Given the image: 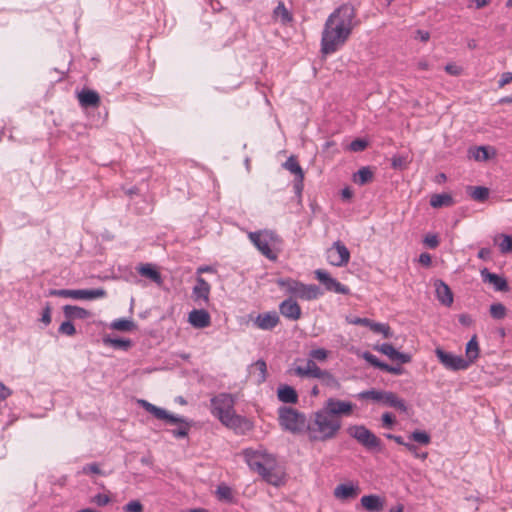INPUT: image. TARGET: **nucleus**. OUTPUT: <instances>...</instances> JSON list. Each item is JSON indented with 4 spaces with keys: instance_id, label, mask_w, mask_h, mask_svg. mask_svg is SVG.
<instances>
[{
    "instance_id": "obj_45",
    "label": "nucleus",
    "mask_w": 512,
    "mask_h": 512,
    "mask_svg": "<svg viewBox=\"0 0 512 512\" xmlns=\"http://www.w3.org/2000/svg\"><path fill=\"white\" fill-rule=\"evenodd\" d=\"M253 367L256 370H258V372H259L258 382H260V383L264 382L266 380V375H267L266 362L262 359H259L253 364Z\"/></svg>"
},
{
    "instance_id": "obj_18",
    "label": "nucleus",
    "mask_w": 512,
    "mask_h": 512,
    "mask_svg": "<svg viewBox=\"0 0 512 512\" xmlns=\"http://www.w3.org/2000/svg\"><path fill=\"white\" fill-rule=\"evenodd\" d=\"M323 295L322 290L319 286L315 284H304L302 282H298V287L296 290L295 297L300 298L302 300H315Z\"/></svg>"
},
{
    "instance_id": "obj_4",
    "label": "nucleus",
    "mask_w": 512,
    "mask_h": 512,
    "mask_svg": "<svg viewBox=\"0 0 512 512\" xmlns=\"http://www.w3.org/2000/svg\"><path fill=\"white\" fill-rule=\"evenodd\" d=\"M342 427V421L330 417L322 408L312 413L308 421V437L312 442L334 439Z\"/></svg>"
},
{
    "instance_id": "obj_62",
    "label": "nucleus",
    "mask_w": 512,
    "mask_h": 512,
    "mask_svg": "<svg viewBox=\"0 0 512 512\" xmlns=\"http://www.w3.org/2000/svg\"><path fill=\"white\" fill-rule=\"evenodd\" d=\"M382 370L394 375H401L403 373V368L401 366H391L386 363Z\"/></svg>"
},
{
    "instance_id": "obj_27",
    "label": "nucleus",
    "mask_w": 512,
    "mask_h": 512,
    "mask_svg": "<svg viewBox=\"0 0 512 512\" xmlns=\"http://www.w3.org/2000/svg\"><path fill=\"white\" fill-rule=\"evenodd\" d=\"M359 493V487L352 484H340L334 490L336 498L347 500L355 498Z\"/></svg>"
},
{
    "instance_id": "obj_59",
    "label": "nucleus",
    "mask_w": 512,
    "mask_h": 512,
    "mask_svg": "<svg viewBox=\"0 0 512 512\" xmlns=\"http://www.w3.org/2000/svg\"><path fill=\"white\" fill-rule=\"evenodd\" d=\"M405 448L409 452H411L414 455V457H416V458H421V459H426L427 458L428 454L426 452L419 453L418 452V447L416 445L412 444V443L405 444Z\"/></svg>"
},
{
    "instance_id": "obj_44",
    "label": "nucleus",
    "mask_w": 512,
    "mask_h": 512,
    "mask_svg": "<svg viewBox=\"0 0 512 512\" xmlns=\"http://www.w3.org/2000/svg\"><path fill=\"white\" fill-rule=\"evenodd\" d=\"M274 14L278 17H281L283 23H288L292 20V16L285 7L283 2H279L276 8L274 9Z\"/></svg>"
},
{
    "instance_id": "obj_5",
    "label": "nucleus",
    "mask_w": 512,
    "mask_h": 512,
    "mask_svg": "<svg viewBox=\"0 0 512 512\" xmlns=\"http://www.w3.org/2000/svg\"><path fill=\"white\" fill-rule=\"evenodd\" d=\"M139 404L155 418L163 420L168 424L178 425L176 429L170 431L175 438H185L188 436L189 430L192 426V421L181 416L171 414L167 410L157 407L146 400H139Z\"/></svg>"
},
{
    "instance_id": "obj_26",
    "label": "nucleus",
    "mask_w": 512,
    "mask_h": 512,
    "mask_svg": "<svg viewBox=\"0 0 512 512\" xmlns=\"http://www.w3.org/2000/svg\"><path fill=\"white\" fill-rule=\"evenodd\" d=\"M63 313L65 317L69 320L87 319L91 317L90 311L76 305H65L63 307Z\"/></svg>"
},
{
    "instance_id": "obj_36",
    "label": "nucleus",
    "mask_w": 512,
    "mask_h": 512,
    "mask_svg": "<svg viewBox=\"0 0 512 512\" xmlns=\"http://www.w3.org/2000/svg\"><path fill=\"white\" fill-rule=\"evenodd\" d=\"M298 282L299 281L291 279V278H280L277 280L278 286L281 288H284L287 291V293H289L293 296L296 295Z\"/></svg>"
},
{
    "instance_id": "obj_63",
    "label": "nucleus",
    "mask_w": 512,
    "mask_h": 512,
    "mask_svg": "<svg viewBox=\"0 0 512 512\" xmlns=\"http://www.w3.org/2000/svg\"><path fill=\"white\" fill-rule=\"evenodd\" d=\"M445 71L450 75L458 76L461 74L462 69L459 66L450 63L445 66Z\"/></svg>"
},
{
    "instance_id": "obj_1",
    "label": "nucleus",
    "mask_w": 512,
    "mask_h": 512,
    "mask_svg": "<svg viewBox=\"0 0 512 512\" xmlns=\"http://www.w3.org/2000/svg\"><path fill=\"white\" fill-rule=\"evenodd\" d=\"M355 17V8L350 3L342 4L328 16L321 36L320 51L323 55L334 54L344 46L354 28Z\"/></svg>"
},
{
    "instance_id": "obj_24",
    "label": "nucleus",
    "mask_w": 512,
    "mask_h": 512,
    "mask_svg": "<svg viewBox=\"0 0 512 512\" xmlns=\"http://www.w3.org/2000/svg\"><path fill=\"white\" fill-rule=\"evenodd\" d=\"M361 506L368 512H381L384 508V501L378 495H365L360 500Z\"/></svg>"
},
{
    "instance_id": "obj_22",
    "label": "nucleus",
    "mask_w": 512,
    "mask_h": 512,
    "mask_svg": "<svg viewBox=\"0 0 512 512\" xmlns=\"http://www.w3.org/2000/svg\"><path fill=\"white\" fill-rule=\"evenodd\" d=\"M434 286L438 301L444 306H451L453 303V293L450 287L440 279L434 282Z\"/></svg>"
},
{
    "instance_id": "obj_54",
    "label": "nucleus",
    "mask_w": 512,
    "mask_h": 512,
    "mask_svg": "<svg viewBox=\"0 0 512 512\" xmlns=\"http://www.w3.org/2000/svg\"><path fill=\"white\" fill-rule=\"evenodd\" d=\"M82 474H101L102 471L97 463H90L83 466L81 472Z\"/></svg>"
},
{
    "instance_id": "obj_53",
    "label": "nucleus",
    "mask_w": 512,
    "mask_h": 512,
    "mask_svg": "<svg viewBox=\"0 0 512 512\" xmlns=\"http://www.w3.org/2000/svg\"><path fill=\"white\" fill-rule=\"evenodd\" d=\"M346 321L349 324L360 325V326H365V327H369L371 324V320L369 318H361V317L347 316Z\"/></svg>"
},
{
    "instance_id": "obj_30",
    "label": "nucleus",
    "mask_w": 512,
    "mask_h": 512,
    "mask_svg": "<svg viewBox=\"0 0 512 512\" xmlns=\"http://www.w3.org/2000/svg\"><path fill=\"white\" fill-rule=\"evenodd\" d=\"M453 204L454 199L448 193L433 194L430 198V205L433 208L450 207Z\"/></svg>"
},
{
    "instance_id": "obj_58",
    "label": "nucleus",
    "mask_w": 512,
    "mask_h": 512,
    "mask_svg": "<svg viewBox=\"0 0 512 512\" xmlns=\"http://www.w3.org/2000/svg\"><path fill=\"white\" fill-rule=\"evenodd\" d=\"M424 243L431 249L436 248L439 245V240L437 235L435 234H428L424 238Z\"/></svg>"
},
{
    "instance_id": "obj_56",
    "label": "nucleus",
    "mask_w": 512,
    "mask_h": 512,
    "mask_svg": "<svg viewBox=\"0 0 512 512\" xmlns=\"http://www.w3.org/2000/svg\"><path fill=\"white\" fill-rule=\"evenodd\" d=\"M381 420L382 426L389 429L392 428V426L396 423L395 417L389 412H385L382 415Z\"/></svg>"
},
{
    "instance_id": "obj_13",
    "label": "nucleus",
    "mask_w": 512,
    "mask_h": 512,
    "mask_svg": "<svg viewBox=\"0 0 512 512\" xmlns=\"http://www.w3.org/2000/svg\"><path fill=\"white\" fill-rule=\"evenodd\" d=\"M314 273L316 279L319 280L324 285L327 291H332L343 295H347L350 293V290L347 286L341 284L335 278L331 277L328 272L318 269Z\"/></svg>"
},
{
    "instance_id": "obj_8",
    "label": "nucleus",
    "mask_w": 512,
    "mask_h": 512,
    "mask_svg": "<svg viewBox=\"0 0 512 512\" xmlns=\"http://www.w3.org/2000/svg\"><path fill=\"white\" fill-rule=\"evenodd\" d=\"M348 434L369 451H381V440L364 425H352Z\"/></svg>"
},
{
    "instance_id": "obj_49",
    "label": "nucleus",
    "mask_w": 512,
    "mask_h": 512,
    "mask_svg": "<svg viewBox=\"0 0 512 512\" xmlns=\"http://www.w3.org/2000/svg\"><path fill=\"white\" fill-rule=\"evenodd\" d=\"M363 358L373 367L378 368L380 370L384 367V362L380 361L375 355L370 352H365L363 354Z\"/></svg>"
},
{
    "instance_id": "obj_34",
    "label": "nucleus",
    "mask_w": 512,
    "mask_h": 512,
    "mask_svg": "<svg viewBox=\"0 0 512 512\" xmlns=\"http://www.w3.org/2000/svg\"><path fill=\"white\" fill-rule=\"evenodd\" d=\"M321 383L332 389H339L340 383L339 381L327 370H322L319 374L318 378Z\"/></svg>"
},
{
    "instance_id": "obj_10",
    "label": "nucleus",
    "mask_w": 512,
    "mask_h": 512,
    "mask_svg": "<svg viewBox=\"0 0 512 512\" xmlns=\"http://www.w3.org/2000/svg\"><path fill=\"white\" fill-rule=\"evenodd\" d=\"M355 405L350 401L336 398H328L322 409L332 418L341 420L342 417L350 416L353 413Z\"/></svg>"
},
{
    "instance_id": "obj_40",
    "label": "nucleus",
    "mask_w": 512,
    "mask_h": 512,
    "mask_svg": "<svg viewBox=\"0 0 512 512\" xmlns=\"http://www.w3.org/2000/svg\"><path fill=\"white\" fill-rule=\"evenodd\" d=\"M216 495H217L219 500H223V501H226V502H232L233 501L232 489L229 486L225 485V484H221V485H219L217 487Z\"/></svg>"
},
{
    "instance_id": "obj_29",
    "label": "nucleus",
    "mask_w": 512,
    "mask_h": 512,
    "mask_svg": "<svg viewBox=\"0 0 512 512\" xmlns=\"http://www.w3.org/2000/svg\"><path fill=\"white\" fill-rule=\"evenodd\" d=\"M138 273L150 279L154 283L160 285L162 283V276L159 271H157L151 264H142L137 267Z\"/></svg>"
},
{
    "instance_id": "obj_48",
    "label": "nucleus",
    "mask_w": 512,
    "mask_h": 512,
    "mask_svg": "<svg viewBox=\"0 0 512 512\" xmlns=\"http://www.w3.org/2000/svg\"><path fill=\"white\" fill-rule=\"evenodd\" d=\"M502 241L499 243V248L502 253L512 252V236L502 234Z\"/></svg>"
},
{
    "instance_id": "obj_16",
    "label": "nucleus",
    "mask_w": 512,
    "mask_h": 512,
    "mask_svg": "<svg viewBox=\"0 0 512 512\" xmlns=\"http://www.w3.org/2000/svg\"><path fill=\"white\" fill-rule=\"evenodd\" d=\"M483 282L493 285L496 291L507 292L509 285L507 280L498 274L490 272L487 268L480 271Z\"/></svg>"
},
{
    "instance_id": "obj_33",
    "label": "nucleus",
    "mask_w": 512,
    "mask_h": 512,
    "mask_svg": "<svg viewBox=\"0 0 512 512\" xmlns=\"http://www.w3.org/2000/svg\"><path fill=\"white\" fill-rule=\"evenodd\" d=\"M284 168L294 174L295 178H304V172L294 156H290L283 164Z\"/></svg>"
},
{
    "instance_id": "obj_21",
    "label": "nucleus",
    "mask_w": 512,
    "mask_h": 512,
    "mask_svg": "<svg viewBox=\"0 0 512 512\" xmlns=\"http://www.w3.org/2000/svg\"><path fill=\"white\" fill-rule=\"evenodd\" d=\"M376 349L382 354L388 356L391 360L399 361L401 364L409 363L411 361V356L409 354L397 351L390 343H383L380 346H377Z\"/></svg>"
},
{
    "instance_id": "obj_3",
    "label": "nucleus",
    "mask_w": 512,
    "mask_h": 512,
    "mask_svg": "<svg viewBox=\"0 0 512 512\" xmlns=\"http://www.w3.org/2000/svg\"><path fill=\"white\" fill-rule=\"evenodd\" d=\"M245 460L249 468L258 473L267 483L279 486L283 483V475L277 467L273 455L262 451L246 450Z\"/></svg>"
},
{
    "instance_id": "obj_2",
    "label": "nucleus",
    "mask_w": 512,
    "mask_h": 512,
    "mask_svg": "<svg viewBox=\"0 0 512 512\" xmlns=\"http://www.w3.org/2000/svg\"><path fill=\"white\" fill-rule=\"evenodd\" d=\"M235 400L229 393H220L210 400L211 413L226 427L237 432H245L251 429L248 419L235 413Z\"/></svg>"
},
{
    "instance_id": "obj_46",
    "label": "nucleus",
    "mask_w": 512,
    "mask_h": 512,
    "mask_svg": "<svg viewBox=\"0 0 512 512\" xmlns=\"http://www.w3.org/2000/svg\"><path fill=\"white\" fill-rule=\"evenodd\" d=\"M472 156L477 161H486L489 159V151L485 146L476 147L472 151Z\"/></svg>"
},
{
    "instance_id": "obj_12",
    "label": "nucleus",
    "mask_w": 512,
    "mask_h": 512,
    "mask_svg": "<svg viewBox=\"0 0 512 512\" xmlns=\"http://www.w3.org/2000/svg\"><path fill=\"white\" fill-rule=\"evenodd\" d=\"M327 258L333 266L342 267L349 262L350 252L341 241H336L333 243L332 247L327 250Z\"/></svg>"
},
{
    "instance_id": "obj_7",
    "label": "nucleus",
    "mask_w": 512,
    "mask_h": 512,
    "mask_svg": "<svg viewBox=\"0 0 512 512\" xmlns=\"http://www.w3.org/2000/svg\"><path fill=\"white\" fill-rule=\"evenodd\" d=\"M248 237L265 257L276 260L277 254L272 250V247L279 245L281 239L275 232L271 230L250 232Z\"/></svg>"
},
{
    "instance_id": "obj_57",
    "label": "nucleus",
    "mask_w": 512,
    "mask_h": 512,
    "mask_svg": "<svg viewBox=\"0 0 512 512\" xmlns=\"http://www.w3.org/2000/svg\"><path fill=\"white\" fill-rule=\"evenodd\" d=\"M407 160L403 156H395L392 158V167L395 169H404L406 168Z\"/></svg>"
},
{
    "instance_id": "obj_38",
    "label": "nucleus",
    "mask_w": 512,
    "mask_h": 512,
    "mask_svg": "<svg viewBox=\"0 0 512 512\" xmlns=\"http://www.w3.org/2000/svg\"><path fill=\"white\" fill-rule=\"evenodd\" d=\"M111 328L118 331H131L135 328V323L128 319H117L111 323Z\"/></svg>"
},
{
    "instance_id": "obj_14",
    "label": "nucleus",
    "mask_w": 512,
    "mask_h": 512,
    "mask_svg": "<svg viewBox=\"0 0 512 512\" xmlns=\"http://www.w3.org/2000/svg\"><path fill=\"white\" fill-rule=\"evenodd\" d=\"M211 286L210 284L202 277H197L196 284L192 289V298L198 304L202 305L209 303V295H210Z\"/></svg>"
},
{
    "instance_id": "obj_60",
    "label": "nucleus",
    "mask_w": 512,
    "mask_h": 512,
    "mask_svg": "<svg viewBox=\"0 0 512 512\" xmlns=\"http://www.w3.org/2000/svg\"><path fill=\"white\" fill-rule=\"evenodd\" d=\"M41 322L45 325H49L51 323V307L49 304H47L43 309Z\"/></svg>"
},
{
    "instance_id": "obj_37",
    "label": "nucleus",
    "mask_w": 512,
    "mask_h": 512,
    "mask_svg": "<svg viewBox=\"0 0 512 512\" xmlns=\"http://www.w3.org/2000/svg\"><path fill=\"white\" fill-rule=\"evenodd\" d=\"M383 394H384V391H382V390L370 389V390L360 392L358 394V398L373 400L376 402H382Z\"/></svg>"
},
{
    "instance_id": "obj_9",
    "label": "nucleus",
    "mask_w": 512,
    "mask_h": 512,
    "mask_svg": "<svg viewBox=\"0 0 512 512\" xmlns=\"http://www.w3.org/2000/svg\"><path fill=\"white\" fill-rule=\"evenodd\" d=\"M49 296H58L64 298H72L75 300H93L103 298L106 291L102 288L99 289H51L48 292Z\"/></svg>"
},
{
    "instance_id": "obj_39",
    "label": "nucleus",
    "mask_w": 512,
    "mask_h": 512,
    "mask_svg": "<svg viewBox=\"0 0 512 512\" xmlns=\"http://www.w3.org/2000/svg\"><path fill=\"white\" fill-rule=\"evenodd\" d=\"M490 315L496 320L505 318L507 309L502 303H493L489 309Z\"/></svg>"
},
{
    "instance_id": "obj_25",
    "label": "nucleus",
    "mask_w": 512,
    "mask_h": 512,
    "mask_svg": "<svg viewBox=\"0 0 512 512\" xmlns=\"http://www.w3.org/2000/svg\"><path fill=\"white\" fill-rule=\"evenodd\" d=\"M382 403L401 412L407 411V405L405 401L391 391H384Z\"/></svg>"
},
{
    "instance_id": "obj_17",
    "label": "nucleus",
    "mask_w": 512,
    "mask_h": 512,
    "mask_svg": "<svg viewBox=\"0 0 512 512\" xmlns=\"http://www.w3.org/2000/svg\"><path fill=\"white\" fill-rule=\"evenodd\" d=\"M279 322L280 318L276 311L261 313L254 320V324L259 329L266 331L274 329Z\"/></svg>"
},
{
    "instance_id": "obj_31",
    "label": "nucleus",
    "mask_w": 512,
    "mask_h": 512,
    "mask_svg": "<svg viewBox=\"0 0 512 512\" xmlns=\"http://www.w3.org/2000/svg\"><path fill=\"white\" fill-rule=\"evenodd\" d=\"M479 344L477 341L476 335H474L467 343L466 345V358L465 360L469 362V367L472 363L476 361V359L479 357Z\"/></svg>"
},
{
    "instance_id": "obj_32",
    "label": "nucleus",
    "mask_w": 512,
    "mask_h": 512,
    "mask_svg": "<svg viewBox=\"0 0 512 512\" xmlns=\"http://www.w3.org/2000/svg\"><path fill=\"white\" fill-rule=\"evenodd\" d=\"M373 179V172L369 167L360 168L354 175V182L358 185H365Z\"/></svg>"
},
{
    "instance_id": "obj_11",
    "label": "nucleus",
    "mask_w": 512,
    "mask_h": 512,
    "mask_svg": "<svg viewBox=\"0 0 512 512\" xmlns=\"http://www.w3.org/2000/svg\"><path fill=\"white\" fill-rule=\"evenodd\" d=\"M435 354L439 362L448 370L460 371L469 368V362L463 356L454 355L453 353L446 352L442 348L437 347Z\"/></svg>"
},
{
    "instance_id": "obj_42",
    "label": "nucleus",
    "mask_w": 512,
    "mask_h": 512,
    "mask_svg": "<svg viewBox=\"0 0 512 512\" xmlns=\"http://www.w3.org/2000/svg\"><path fill=\"white\" fill-rule=\"evenodd\" d=\"M369 328L374 333H381L384 336V338L389 339V338L392 337L391 329L386 324L377 323V322H374V321L371 320V324H370Z\"/></svg>"
},
{
    "instance_id": "obj_6",
    "label": "nucleus",
    "mask_w": 512,
    "mask_h": 512,
    "mask_svg": "<svg viewBox=\"0 0 512 512\" xmlns=\"http://www.w3.org/2000/svg\"><path fill=\"white\" fill-rule=\"evenodd\" d=\"M279 424L283 430L292 434H302L308 431V421L305 414L292 407H280L278 410Z\"/></svg>"
},
{
    "instance_id": "obj_28",
    "label": "nucleus",
    "mask_w": 512,
    "mask_h": 512,
    "mask_svg": "<svg viewBox=\"0 0 512 512\" xmlns=\"http://www.w3.org/2000/svg\"><path fill=\"white\" fill-rule=\"evenodd\" d=\"M278 399L283 403L295 404L298 401L296 390L288 385H283L278 388Z\"/></svg>"
},
{
    "instance_id": "obj_55",
    "label": "nucleus",
    "mask_w": 512,
    "mask_h": 512,
    "mask_svg": "<svg viewBox=\"0 0 512 512\" xmlns=\"http://www.w3.org/2000/svg\"><path fill=\"white\" fill-rule=\"evenodd\" d=\"M91 502L96 504L97 506H105L107 505L109 502H110V498L108 495L106 494H101V493H98L97 495H95L92 499H91Z\"/></svg>"
},
{
    "instance_id": "obj_20",
    "label": "nucleus",
    "mask_w": 512,
    "mask_h": 512,
    "mask_svg": "<svg viewBox=\"0 0 512 512\" xmlns=\"http://www.w3.org/2000/svg\"><path fill=\"white\" fill-rule=\"evenodd\" d=\"M188 321L194 328L201 329L211 324V317L205 309H193L188 315Z\"/></svg>"
},
{
    "instance_id": "obj_64",
    "label": "nucleus",
    "mask_w": 512,
    "mask_h": 512,
    "mask_svg": "<svg viewBox=\"0 0 512 512\" xmlns=\"http://www.w3.org/2000/svg\"><path fill=\"white\" fill-rule=\"evenodd\" d=\"M303 180L304 178H295L293 188L298 197H301L302 191H303Z\"/></svg>"
},
{
    "instance_id": "obj_23",
    "label": "nucleus",
    "mask_w": 512,
    "mask_h": 512,
    "mask_svg": "<svg viewBox=\"0 0 512 512\" xmlns=\"http://www.w3.org/2000/svg\"><path fill=\"white\" fill-rule=\"evenodd\" d=\"M321 371L322 369L312 359H308L305 366H296L293 369L294 374L302 378H318Z\"/></svg>"
},
{
    "instance_id": "obj_47",
    "label": "nucleus",
    "mask_w": 512,
    "mask_h": 512,
    "mask_svg": "<svg viewBox=\"0 0 512 512\" xmlns=\"http://www.w3.org/2000/svg\"><path fill=\"white\" fill-rule=\"evenodd\" d=\"M58 332L62 335L74 336L76 334V329L71 320L68 319L59 326Z\"/></svg>"
},
{
    "instance_id": "obj_51",
    "label": "nucleus",
    "mask_w": 512,
    "mask_h": 512,
    "mask_svg": "<svg viewBox=\"0 0 512 512\" xmlns=\"http://www.w3.org/2000/svg\"><path fill=\"white\" fill-rule=\"evenodd\" d=\"M123 510L125 512H143L144 507L139 500H132L123 507Z\"/></svg>"
},
{
    "instance_id": "obj_35",
    "label": "nucleus",
    "mask_w": 512,
    "mask_h": 512,
    "mask_svg": "<svg viewBox=\"0 0 512 512\" xmlns=\"http://www.w3.org/2000/svg\"><path fill=\"white\" fill-rule=\"evenodd\" d=\"M104 343L111 345L115 349L128 350L132 346L130 339L124 338H104Z\"/></svg>"
},
{
    "instance_id": "obj_43",
    "label": "nucleus",
    "mask_w": 512,
    "mask_h": 512,
    "mask_svg": "<svg viewBox=\"0 0 512 512\" xmlns=\"http://www.w3.org/2000/svg\"><path fill=\"white\" fill-rule=\"evenodd\" d=\"M409 439L422 444L428 445L431 442L430 435L425 431L415 430L409 435Z\"/></svg>"
},
{
    "instance_id": "obj_52",
    "label": "nucleus",
    "mask_w": 512,
    "mask_h": 512,
    "mask_svg": "<svg viewBox=\"0 0 512 512\" xmlns=\"http://www.w3.org/2000/svg\"><path fill=\"white\" fill-rule=\"evenodd\" d=\"M368 146V142L363 139H355L353 140L350 145L349 149L353 152H361L366 149Z\"/></svg>"
},
{
    "instance_id": "obj_50",
    "label": "nucleus",
    "mask_w": 512,
    "mask_h": 512,
    "mask_svg": "<svg viewBox=\"0 0 512 512\" xmlns=\"http://www.w3.org/2000/svg\"><path fill=\"white\" fill-rule=\"evenodd\" d=\"M310 359L324 361L328 357V351L324 348L313 349L309 353Z\"/></svg>"
},
{
    "instance_id": "obj_61",
    "label": "nucleus",
    "mask_w": 512,
    "mask_h": 512,
    "mask_svg": "<svg viewBox=\"0 0 512 512\" xmlns=\"http://www.w3.org/2000/svg\"><path fill=\"white\" fill-rule=\"evenodd\" d=\"M512 82V72H504L501 75L500 80L498 81V86L500 88Z\"/></svg>"
},
{
    "instance_id": "obj_19",
    "label": "nucleus",
    "mask_w": 512,
    "mask_h": 512,
    "mask_svg": "<svg viewBox=\"0 0 512 512\" xmlns=\"http://www.w3.org/2000/svg\"><path fill=\"white\" fill-rule=\"evenodd\" d=\"M77 98L82 108H97L101 103L100 95L98 92L91 89H82L77 94Z\"/></svg>"
},
{
    "instance_id": "obj_15",
    "label": "nucleus",
    "mask_w": 512,
    "mask_h": 512,
    "mask_svg": "<svg viewBox=\"0 0 512 512\" xmlns=\"http://www.w3.org/2000/svg\"><path fill=\"white\" fill-rule=\"evenodd\" d=\"M279 311L282 316L292 321L299 320L302 315L301 307L291 297L280 303Z\"/></svg>"
},
{
    "instance_id": "obj_41",
    "label": "nucleus",
    "mask_w": 512,
    "mask_h": 512,
    "mask_svg": "<svg viewBox=\"0 0 512 512\" xmlns=\"http://www.w3.org/2000/svg\"><path fill=\"white\" fill-rule=\"evenodd\" d=\"M470 189L472 190L470 195L476 201L483 202L489 196V189L486 187L476 186V187H470Z\"/></svg>"
}]
</instances>
